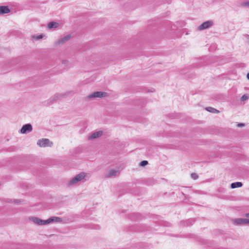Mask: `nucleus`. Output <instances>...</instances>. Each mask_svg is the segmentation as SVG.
<instances>
[{"label":"nucleus","mask_w":249,"mask_h":249,"mask_svg":"<svg viewBox=\"0 0 249 249\" xmlns=\"http://www.w3.org/2000/svg\"><path fill=\"white\" fill-rule=\"evenodd\" d=\"M234 223L236 225H247L248 219L242 218H236L234 220Z\"/></svg>","instance_id":"nucleus-9"},{"label":"nucleus","mask_w":249,"mask_h":249,"mask_svg":"<svg viewBox=\"0 0 249 249\" xmlns=\"http://www.w3.org/2000/svg\"><path fill=\"white\" fill-rule=\"evenodd\" d=\"M249 98V95L248 94L243 95L241 98V101H246Z\"/></svg>","instance_id":"nucleus-18"},{"label":"nucleus","mask_w":249,"mask_h":249,"mask_svg":"<svg viewBox=\"0 0 249 249\" xmlns=\"http://www.w3.org/2000/svg\"><path fill=\"white\" fill-rule=\"evenodd\" d=\"M48 223H59L62 221V219L59 217L52 216L48 219Z\"/></svg>","instance_id":"nucleus-10"},{"label":"nucleus","mask_w":249,"mask_h":249,"mask_svg":"<svg viewBox=\"0 0 249 249\" xmlns=\"http://www.w3.org/2000/svg\"><path fill=\"white\" fill-rule=\"evenodd\" d=\"M86 176V174L84 172H82L79 174L76 175L74 178H73L69 182V185H73L83 179H84Z\"/></svg>","instance_id":"nucleus-2"},{"label":"nucleus","mask_w":249,"mask_h":249,"mask_svg":"<svg viewBox=\"0 0 249 249\" xmlns=\"http://www.w3.org/2000/svg\"><path fill=\"white\" fill-rule=\"evenodd\" d=\"M108 96L107 93L103 91H96L87 96L88 99L94 98H102L106 97Z\"/></svg>","instance_id":"nucleus-4"},{"label":"nucleus","mask_w":249,"mask_h":249,"mask_svg":"<svg viewBox=\"0 0 249 249\" xmlns=\"http://www.w3.org/2000/svg\"><path fill=\"white\" fill-rule=\"evenodd\" d=\"M242 185H243V184H242V182H236L232 183L231 184V188L233 189V188L241 187L242 186Z\"/></svg>","instance_id":"nucleus-14"},{"label":"nucleus","mask_w":249,"mask_h":249,"mask_svg":"<svg viewBox=\"0 0 249 249\" xmlns=\"http://www.w3.org/2000/svg\"><path fill=\"white\" fill-rule=\"evenodd\" d=\"M191 176L194 179H196L198 177V175L195 173H192Z\"/></svg>","instance_id":"nucleus-20"},{"label":"nucleus","mask_w":249,"mask_h":249,"mask_svg":"<svg viewBox=\"0 0 249 249\" xmlns=\"http://www.w3.org/2000/svg\"><path fill=\"white\" fill-rule=\"evenodd\" d=\"M18 201H19V200H18V199H16V200H14V202H15V203H18Z\"/></svg>","instance_id":"nucleus-24"},{"label":"nucleus","mask_w":249,"mask_h":249,"mask_svg":"<svg viewBox=\"0 0 249 249\" xmlns=\"http://www.w3.org/2000/svg\"><path fill=\"white\" fill-rule=\"evenodd\" d=\"M44 36V35L41 34L39 36L34 35L32 36V37L36 40H39V39H42Z\"/></svg>","instance_id":"nucleus-17"},{"label":"nucleus","mask_w":249,"mask_h":249,"mask_svg":"<svg viewBox=\"0 0 249 249\" xmlns=\"http://www.w3.org/2000/svg\"><path fill=\"white\" fill-rule=\"evenodd\" d=\"M245 126V124L243 123H239L237 125V127H243Z\"/></svg>","instance_id":"nucleus-22"},{"label":"nucleus","mask_w":249,"mask_h":249,"mask_svg":"<svg viewBox=\"0 0 249 249\" xmlns=\"http://www.w3.org/2000/svg\"><path fill=\"white\" fill-rule=\"evenodd\" d=\"M117 173H118V171L114 170H110L109 171V172L108 173V175H107L106 177L107 178H110L111 177L116 176Z\"/></svg>","instance_id":"nucleus-15"},{"label":"nucleus","mask_w":249,"mask_h":249,"mask_svg":"<svg viewBox=\"0 0 249 249\" xmlns=\"http://www.w3.org/2000/svg\"><path fill=\"white\" fill-rule=\"evenodd\" d=\"M248 224L249 225V219H248Z\"/></svg>","instance_id":"nucleus-27"},{"label":"nucleus","mask_w":249,"mask_h":249,"mask_svg":"<svg viewBox=\"0 0 249 249\" xmlns=\"http://www.w3.org/2000/svg\"><path fill=\"white\" fill-rule=\"evenodd\" d=\"M148 163L147 160H142L140 162V165L142 166H144L147 165Z\"/></svg>","instance_id":"nucleus-19"},{"label":"nucleus","mask_w":249,"mask_h":249,"mask_svg":"<svg viewBox=\"0 0 249 249\" xmlns=\"http://www.w3.org/2000/svg\"><path fill=\"white\" fill-rule=\"evenodd\" d=\"M58 23L56 22L52 21L48 24L47 27L49 29H51L53 28H56L58 26Z\"/></svg>","instance_id":"nucleus-13"},{"label":"nucleus","mask_w":249,"mask_h":249,"mask_svg":"<svg viewBox=\"0 0 249 249\" xmlns=\"http://www.w3.org/2000/svg\"><path fill=\"white\" fill-rule=\"evenodd\" d=\"M213 24V22L211 20L206 21L201 24L198 27L199 30H203L211 27Z\"/></svg>","instance_id":"nucleus-7"},{"label":"nucleus","mask_w":249,"mask_h":249,"mask_svg":"<svg viewBox=\"0 0 249 249\" xmlns=\"http://www.w3.org/2000/svg\"><path fill=\"white\" fill-rule=\"evenodd\" d=\"M30 219L35 224L38 225H44L48 224V219L47 220H42L38 217H33L30 218Z\"/></svg>","instance_id":"nucleus-5"},{"label":"nucleus","mask_w":249,"mask_h":249,"mask_svg":"<svg viewBox=\"0 0 249 249\" xmlns=\"http://www.w3.org/2000/svg\"><path fill=\"white\" fill-rule=\"evenodd\" d=\"M243 6H246V7H249V2H246L243 3Z\"/></svg>","instance_id":"nucleus-21"},{"label":"nucleus","mask_w":249,"mask_h":249,"mask_svg":"<svg viewBox=\"0 0 249 249\" xmlns=\"http://www.w3.org/2000/svg\"><path fill=\"white\" fill-rule=\"evenodd\" d=\"M32 125L30 124H27L22 126L20 132L21 134H26L27 132H30L32 131Z\"/></svg>","instance_id":"nucleus-6"},{"label":"nucleus","mask_w":249,"mask_h":249,"mask_svg":"<svg viewBox=\"0 0 249 249\" xmlns=\"http://www.w3.org/2000/svg\"><path fill=\"white\" fill-rule=\"evenodd\" d=\"M71 92H68L64 93H56L53 96L51 97L48 101L47 106L50 105L55 102L57 100H60L62 98L67 96Z\"/></svg>","instance_id":"nucleus-1"},{"label":"nucleus","mask_w":249,"mask_h":249,"mask_svg":"<svg viewBox=\"0 0 249 249\" xmlns=\"http://www.w3.org/2000/svg\"><path fill=\"white\" fill-rule=\"evenodd\" d=\"M103 135V131H98L95 132H94L90 134L89 136V140H92L94 139L98 138L100 137H101Z\"/></svg>","instance_id":"nucleus-11"},{"label":"nucleus","mask_w":249,"mask_h":249,"mask_svg":"<svg viewBox=\"0 0 249 249\" xmlns=\"http://www.w3.org/2000/svg\"><path fill=\"white\" fill-rule=\"evenodd\" d=\"M37 144L40 147H51L53 143L48 139H41L38 140Z\"/></svg>","instance_id":"nucleus-3"},{"label":"nucleus","mask_w":249,"mask_h":249,"mask_svg":"<svg viewBox=\"0 0 249 249\" xmlns=\"http://www.w3.org/2000/svg\"><path fill=\"white\" fill-rule=\"evenodd\" d=\"M247 78L249 80V73H248L247 75Z\"/></svg>","instance_id":"nucleus-26"},{"label":"nucleus","mask_w":249,"mask_h":249,"mask_svg":"<svg viewBox=\"0 0 249 249\" xmlns=\"http://www.w3.org/2000/svg\"><path fill=\"white\" fill-rule=\"evenodd\" d=\"M10 9L7 6H0V15L7 14L10 12Z\"/></svg>","instance_id":"nucleus-12"},{"label":"nucleus","mask_w":249,"mask_h":249,"mask_svg":"<svg viewBox=\"0 0 249 249\" xmlns=\"http://www.w3.org/2000/svg\"><path fill=\"white\" fill-rule=\"evenodd\" d=\"M245 216L247 217H249V213H247L245 214Z\"/></svg>","instance_id":"nucleus-25"},{"label":"nucleus","mask_w":249,"mask_h":249,"mask_svg":"<svg viewBox=\"0 0 249 249\" xmlns=\"http://www.w3.org/2000/svg\"><path fill=\"white\" fill-rule=\"evenodd\" d=\"M71 37V35H68L65 36L59 39L55 42V45H59L65 43L67 41L69 40Z\"/></svg>","instance_id":"nucleus-8"},{"label":"nucleus","mask_w":249,"mask_h":249,"mask_svg":"<svg viewBox=\"0 0 249 249\" xmlns=\"http://www.w3.org/2000/svg\"><path fill=\"white\" fill-rule=\"evenodd\" d=\"M62 64L66 65L67 63H68V61L67 60H63L62 61Z\"/></svg>","instance_id":"nucleus-23"},{"label":"nucleus","mask_w":249,"mask_h":249,"mask_svg":"<svg viewBox=\"0 0 249 249\" xmlns=\"http://www.w3.org/2000/svg\"><path fill=\"white\" fill-rule=\"evenodd\" d=\"M206 109L210 112H212V113H218L219 112V111H218V110H217L215 108H214L213 107H207V108H206Z\"/></svg>","instance_id":"nucleus-16"}]
</instances>
